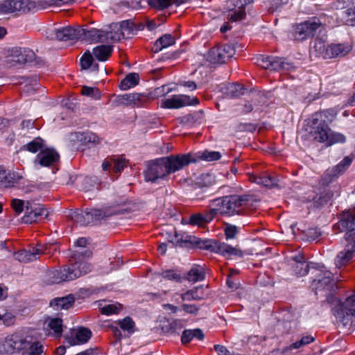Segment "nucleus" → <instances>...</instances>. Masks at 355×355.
Listing matches in <instances>:
<instances>
[{"label":"nucleus","instance_id":"obj_40","mask_svg":"<svg viewBox=\"0 0 355 355\" xmlns=\"http://www.w3.org/2000/svg\"><path fill=\"white\" fill-rule=\"evenodd\" d=\"M92 336L91 331L85 327L79 328L75 335V340L71 345L83 344L87 343Z\"/></svg>","mask_w":355,"mask_h":355},{"label":"nucleus","instance_id":"obj_35","mask_svg":"<svg viewBox=\"0 0 355 355\" xmlns=\"http://www.w3.org/2000/svg\"><path fill=\"white\" fill-rule=\"evenodd\" d=\"M23 355H44V347L39 342H31L27 340L25 343Z\"/></svg>","mask_w":355,"mask_h":355},{"label":"nucleus","instance_id":"obj_1","mask_svg":"<svg viewBox=\"0 0 355 355\" xmlns=\"http://www.w3.org/2000/svg\"><path fill=\"white\" fill-rule=\"evenodd\" d=\"M336 116V112L333 109L315 112L309 121L306 130L318 142L327 141L329 145L344 143L345 137L341 133L331 132L329 128Z\"/></svg>","mask_w":355,"mask_h":355},{"label":"nucleus","instance_id":"obj_49","mask_svg":"<svg viewBox=\"0 0 355 355\" xmlns=\"http://www.w3.org/2000/svg\"><path fill=\"white\" fill-rule=\"evenodd\" d=\"M257 184L263 185L266 187H273L277 184V182L272 177L266 174H263L259 175V178L257 180Z\"/></svg>","mask_w":355,"mask_h":355},{"label":"nucleus","instance_id":"obj_48","mask_svg":"<svg viewBox=\"0 0 355 355\" xmlns=\"http://www.w3.org/2000/svg\"><path fill=\"white\" fill-rule=\"evenodd\" d=\"M22 178V175L19 174V173L8 171L5 187H10L14 186L15 184L19 183Z\"/></svg>","mask_w":355,"mask_h":355},{"label":"nucleus","instance_id":"obj_19","mask_svg":"<svg viewBox=\"0 0 355 355\" xmlns=\"http://www.w3.org/2000/svg\"><path fill=\"white\" fill-rule=\"evenodd\" d=\"M26 338H22L17 334L7 336L1 346V351L7 354L22 352L26 343Z\"/></svg>","mask_w":355,"mask_h":355},{"label":"nucleus","instance_id":"obj_17","mask_svg":"<svg viewBox=\"0 0 355 355\" xmlns=\"http://www.w3.org/2000/svg\"><path fill=\"white\" fill-rule=\"evenodd\" d=\"M199 103V99L196 96L173 95L171 98L163 100L161 107L168 109H178L184 106L197 105Z\"/></svg>","mask_w":355,"mask_h":355},{"label":"nucleus","instance_id":"obj_38","mask_svg":"<svg viewBox=\"0 0 355 355\" xmlns=\"http://www.w3.org/2000/svg\"><path fill=\"white\" fill-rule=\"evenodd\" d=\"M139 76L137 73H130L121 81L119 88L121 90H127L139 84Z\"/></svg>","mask_w":355,"mask_h":355},{"label":"nucleus","instance_id":"obj_31","mask_svg":"<svg viewBox=\"0 0 355 355\" xmlns=\"http://www.w3.org/2000/svg\"><path fill=\"white\" fill-rule=\"evenodd\" d=\"M112 53V46L110 45H99L93 49L94 57L100 62H105L108 60Z\"/></svg>","mask_w":355,"mask_h":355},{"label":"nucleus","instance_id":"obj_57","mask_svg":"<svg viewBox=\"0 0 355 355\" xmlns=\"http://www.w3.org/2000/svg\"><path fill=\"white\" fill-rule=\"evenodd\" d=\"M80 140L85 144H96L99 143L100 139L96 134L89 132L84 133Z\"/></svg>","mask_w":355,"mask_h":355},{"label":"nucleus","instance_id":"obj_62","mask_svg":"<svg viewBox=\"0 0 355 355\" xmlns=\"http://www.w3.org/2000/svg\"><path fill=\"white\" fill-rule=\"evenodd\" d=\"M308 240L314 241L320 236V232L316 228H309L304 231Z\"/></svg>","mask_w":355,"mask_h":355},{"label":"nucleus","instance_id":"obj_33","mask_svg":"<svg viewBox=\"0 0 355 355\" xmlns=\"http://www.w3.org/2000/svg\"><path fill=\"white\" fill-rule=\"evenodd\" d=\"M352 50V46L345 44H333L329 46V58L345 56Z\"/></svg>","mask_w":355,"mask_h":355},{"label":"nucleus","instance_id":"obj_6","mask_svg":"<svg viewBox=\"0 0 355 355\" xmlns=\"http://www.w3.org/2000/svg\"><path fill=\"white\" fill-rule=\"evenodd\" d=\"M119 37L117 35H113L112 31H104L96 28L78 27V40L89 43H96L108 42L109 40L116 42L119 41Z\"/></svg>","mask_w":355,"mask_h":355},{"label":"nucleus","instance_id":"obj_56","mask_svg":"<svg viewBox=\"0 0 355 355\" xmlns=\"http://www.w3.org/2000/svg\"><path fill=\"white\" fill-rule=\"evenodd\" d=\"M199 288L196 287L193 289L189 290L186 293H182L181 295L182 300H200L202 297L198 295V291Z\"/></svg>","mask_w":355,"mask_h":355},{"label":"nucleus","instance_id":"obj_61","mask_svg":"<svg viewBox=\"0 0 355 355\" xmlns=\"http://www.w3.org/2000/svg\"><path fill=\"white\" fill-rule=\"evenodd\" d=\"M343 15L346 17L347 23L352 26H355V6L344 10Z\"/></svg>","mask_w":355,"mask_h":355},{"label":"nucleus","instance_id":"obj_47","mask_svg":"<svg viewBox=\"0 0 355 355\" xmlns=\"http://www.w3.org/2000/svg\"><path fill=\"white\" fill-rule=\"evenodd\" d=\"M81 94L84 96L92 97L95 100H99L101 98V93L97 87L83 86Z\"/></svg>","mask_w":355,"mask_h":355},{"label":"nucleus","instance_id":"obj_28","mask_svg":"<svg viewBox=\"0 0 355 355\" xmlns=\"http://www.w3.org/2000/svg\"><path fill=\"white\" fill-rule=\"evenodd\" d=\"M184 327V321L180 319H168L162 325V330L169 334H179Z\"/></svg>","mask_w":355,"mask_h":355},{"label":"nucleus","instance_id":"obj_42","mask_svg":"<svg viewBox=\"0 0 355 355\" xmlns=\"http://www.w3.org/2000/svg\"><path fill=\"white\" fill-rule=\"evenodd\" d=\"M315 340V338L311 336H303L300 340H297L288 347H285L282 352L285 354L286 355L288 354V353L292 350L293 349H299L302 346L309 345L311 343H313Z\"/></svg>","mask_w":355,"mask_h":355},{"label":"nucleus","instance_id":"obj_45","mask_svg":"<svg viewBox=\"0 0 355 355\" xmlns=\"http://www.w3.org/2000/svg\"><path fill=\"white\" fill-rule=\"evenodd\" d=\"M216 182V179L214 175L210 173H203L198 178L197 184L199 187H209L214 184Z\"/></svg>","mask_w":355,"mask_h":355},{"label":"nucleus","instance_id":"obj_13","mask_svg":"<svg viewBox=\"0 0 355 355\" xmlns=\"http://www.w3.org/2000/svg\"><path fill=\"white\" fill-rule=\"evenodd\" d=\"M35 59V52L28 48H12L6 58V62L10 67L31 62Z\"/></svg>","mask_w":355,"mask_h":355},{"label":"nucleus","instance_id":"obj_39","mask_svg":"<svg viewBox=\"0 0 355 355\" xmlns=\"http://www.w3.org/2000/svg\"><path fill=\"white\" fill-rule=\"evenodd\" d=\"M134 23L130 20L123 21L119 27L118 28L117 31L113 32V35H118L119 37V40L121 39V37H124L125 35L131 34L135 30Z\"/></svg>","mask_w":355,"mask_h":355},{"label":"nucleus","instance_id":"obj_32","mask_svg":"<svg viewBox=\"0 0 355 355\" xmlns=\"http://www.w3.org/2000/svg\"><path fill=\"white\" fill-rule=\"evenodd\" d=\"M203 112L202 111L194 112L187 115L178 117L177 121L184 126H192L200 123L202 118Z\"/></svg>","mask_w":355,"mask_h":355},{"label":"nucleus","instance_id":"obj_50","mask_svg":"<svg viewBox=\"0 0 355 355\" xmlns=\"http://www.w3.org/2000/svg\"><path fill=\"white\" fill-rule=\"evenodd\" d=\"M42 140L40 138H37L24 146L23 148L35 153L41 150L42 148Z\"/></svg>","mask_w":355,"mask_h":355},{"label":"nucleus","instance_id":"obj_37","mask_svg":"<svg viewBox=\"0 0 355 355\" xmlns=\"http://www.w3.org/2000/svg\"><path fill=\"white\" fill-rule=\"evenodd\" d=\"M80 64L82 69L86 70L92 68V71H98V64L94 63V55L89 51H85L82 55Z\"/></svg>","mask_w":355,"mask_h":355},{"label":"nucleus","instance_id":"obj_34","mask_svg":"<svg viewBox=\"0 0 355 355\" xmlns=\"http://www.w3.org/2000/svg\"><path fill=\"white\" fill-rule=\"evenodd\" d=\"M205 335L200 329H185L182 331L181 341L184 345L189 343L193 338L202 340Z\"/></svg>","mask_w":355,"mask_h":355},{"label":"nucleus","instance_id":"obj_25","mask_svg":"<svg viewBox=\"0 0 355 355\" xmlns=\"http://www.w3.org/2000/svg\"><path fill=\"white\" fill-rule=\"evenodd\" d=\"M212 247V251L216 253L220 254L223 256L229 255V256H237V257H241L243 255L242 252L236 248H233L231 245L221 242H218L216 241H214V244Z\"/></svg>","mask_w":355,"mask_h":355},{"label":"nucleus","instance_id":"obj_46","mask_svg":"<svg viewBox=\"0 0 355 355\" xmlns=\"http://www.w3.org/2000/svg\"><path fill=\"white\" fill-rule=\"evenodd\" d=\"M198 157L202 160L211 162L220 159L221 155L218 151L205 150L198 153Z\"/></svg>","mask_w":355,"mask_h":355},{"label":"nucleus","instance_id":"obj_58","mask_svg":"<svg viewBox=\"0 0 355 355\" xmlns=\"http://www.w3.org/2000/svg\"><path fill=\"white\" fill-rule=\"evenodd\" d=\"M121 309V305L119 304H110L101 308V313L109 315L113 313H116Z\"/></svg>","mask_w":355,"mask_h":355},{"label":"nucleus","instance_id":"obj_5","mask_svg":"<svg viewBox=\"0 0 355 355\" xmlns=\"http://www.w3.org/2000/svg\"><path fill=\"white\" fill-rule=\"evenodd\" d=\"M311 274L313 275L314 278L311 287L315 294L321 293L324 296L329 297L334 295L338 288L332 273L325 270L324 266L313 267Z\"/></svg>","mask_w":355,"mask_h":355},{"label":"nucleus","instance_id":"obj_14","mask_svg":"<svg viewBox=\"0 0 355 355\" xmlns=\"http://www.w3.org/2000/svg\"><path fill=\"white\" fill-rule=\"evenodd\" d=\"M163 159L169 175L180 171L190 163L196 162L191 153L170 155L163 157Z\"/></svg>","mask_w":355,"mask_h":355},{"label":"nucleus","instance_id":"obj_2","mask_svg":"<svg viewBox=\"0 0 355 355\" xmlns=\"http://www.w3.org/2000/svg\"><path fill=\"white\" fill-rule=\"evenodd\" d=\"M92 252L88 250L75 251L71 257L70 266H64L60 270L51 272L52 283L72 281L89 272L92 270V266L84 259L92 257Z\"/></svg>","mask_w":355,"mask_h":355},{"label":"nucleus","instance_id":"obj_59","mask_svg":"<svg viewBox=\"0 0 355 355\" xmlns=\"http://www.w3.org/2000/svg\"><path fill=\"white\" fill-rule=\"evenodd\" d=\"M245 10H235L232 13L229 14L228 19L230 21L236 22L243 20L245 17Z\"/></svg>","mask_w":355,"mask_h":355},{"label":"nucleus","instance_id":"obj_41","mask_svg":"<svg viewBox=\"0 0 355 355\" xmlns=\"http://www.w3.org/2000/svg\"><path fill=\"white\" fill-rule=\"evenodd\" d=\"M204 268L200 266H193L187 273V279L193 282L202 281L205 279Z\"/></svg>","mask_w":355,"mask_h":355},{"label":"nucleus","instance_id":"obj_22","mask_svg":"<svg viewBox=\"0 0 355 355\" xmlns=\"http://www.w3.org/2000/svg\"><path fill=\"white\" fill-rule=\"evenodd\" d=\"M257 64L265 69L274 71L286 69V65L288 64L282 58L263 55L257 58Z\"/></svg>","mask_w":355,"mask_h":355},{"label":"nucleus","instance_id":"obj_8","mask_svg":"<svg viewBox=\"0 0 355 355\" xmlns=\"http://www.w3.org/2000/svg\"><path fill=\"white\" fill-rule=\"evenodd\" d=\"M323 31L324 26L320 19L313 17L298 24L295 28L294 36L295 40L302 41L314 36L317 33L321 34Z\"/></svg>","mask_w":355,"mask_h":355},{"label":"nucleus","instance_id":"obj_12","mask_svg":"<svg viewBox=\"0 0 355 355\" xmlns=\"http://www.w3.org/2000/svg\"><path fill=\"white\" fill-rule=\"evenodd\" d=\"M148 99V97L143 94H125L116 96L114 98H110L109 103L112 107L129 105L140 107L146 103Z\"/></svg>","mask_w":355,"mask_h":355},{"label":"nucleus","instance_id":"obj_27","mask_svg":"<svg viewBox=\"0 0 355 355\" xmlns=\"http://www.w3.org/2000/svg\"><path fill=\"white\" fill-rule=\"evenodd\" d=\"M294 263L292 264L293 270L295 274L297 276H304L306 275L309 270L311 268L312 270V267L304 260L303 256L300 254L295 256L293 258Z\"/></svg>","mask_w":355,"mask_h":355},{"label":"nucleus","instance_id":"obj_30","mask_svg":"<svg viewBox=\"0 0 355 355\" xmlns=\"http://www.w3.org/2000/svg\"><path fill=\"white\" fill-rule=\"evenodd\" d=\"M55 37L59 41L78 40V27H64L55 31Z\"/></svg>","mask_w":355,"mask_h":355},{"label":"nucleus","instance_id":"obj_3","mask_svg":"<svg viewBox=\"0 0 355 355\" xmlns=\"http://www.w3.org/2000/svg\"><path fill=\"white\" fill-rule=\"evenodd\" d=\"M69 0H4L0 2V14L21 15L34 12L51 6H60Z\"/></svg>","mask_w":355,"mask_h":355},{"label":"nucleus","instance_id":"obj_53","mask_svg":"<svg viewBox=\"0 0 355 355\" xmlns=\"http://www.w3.org/2000/svg\"><path fill=\"white\" fill-rule=\"evenodd\" d=\"M119 324L121 329L127 331L129 333L134 332L135 322L130 317H126L122 320L119 321Z\"/></svg>","mask_w":355,"mask_h":355},{"label":"nucleus","instance_id":"obj_51","mask_svg":"<svg viewBox=\"0 0 355 355\" xmlns=\"http://www.w3.org/2000/svg\"><path fill=\"white\" fill-rule=\"evenodd\" d=\"M214 240H209V239H194L193 243L199 248L204 249L209 251H212V247L214 244Z\"/></svg>","mask_w":355,"mask_h":355},{"label":"nucleus","instance_id":"obj_36","mask_svg":"<svg viewBox=\"0 0 355 355\" xmlns=\"http://www.w3.org/2000/svg\"><path fill=\"white\" fill-rule=\"evenodd\" d=\"M175 38L171 34H165L157 39L153 46L155 53L159 52L163 49L175 44Z\"/></svg>","mask_w":355,"mask_h":355},{"label":"nucleus","instance_id":"obj_4","mask_svg":"<svg viewBox=\"0 0 355 355\" xmlns=\"http://www.w3.org/2000/svg\"><path fill=\"white\" fill-rule=\"evenodd\" d=\"M252 197L249 195H232L217 198L210 201L216 216H233L245 214Z\"/></svg>","mask_w":355,"mask_h":355},{"label":"nucleus","instance_id":"obj_16","mask_svg":"<svg viewBox=\"0 0 355 355\" xmlns=\"http://www.w3.org/2000/svg\"><path fill=\"white\" fill-rule=\"evenodd\" d=\"M25 214L22 218L24 223H32L37 221L40 218H47L48 211L43 205L35 203L33 201H26Z\"/></svg>","mask_w":355,"mask_h":355},{"label":"nucleus","instance_id":"obj_44","mask_svg":"<svg viewBox=\"0 0 355 355\" xmlns=\"http://www.w3.org/2000/svg\"><path fill=\"white\" fill-rule=\"evenodd\" d=\"M48 327L53 330L55 336H60L62 333V320L60 318H55L49 320Z\"/></svg>","mask_w":355,"mask_h":355},{"label":"nucleus","instance_id":"obj_9","mask_svg":"<svg viewBox=\"0 0 355 355\" xmlns=\"http://www.w3.org/2000/svg\"><path fill=\"white\" fill-rule=\"evenodd\" d=\"M144 174L145 180L153 183L165 180L169 175L163 157L148 162Z\"/></svg>","mask_w":355,"mask_h":355},{"label":"nucleus","instance_id":"obj_60","mask_svg":"<svg viewBox=\"0 0 355 355\" xmlns=\"http://www.w3.org/2000/svg\"><path fill=\"white\" fill-rule=\"evenodd\" d=\"M239 232V229L236 225L229 223L225 224V235L227 239H234Z\"/></svg>","mask_w":355,"mask_h":355},{"label":"nucleus","instance_id":"obj_24","mask_svg":"<svg viewBox=\"0 0 355 355\" xmlns=\"http://www.w3.org/2000/svg\"><path fill=\"white\" fill-rule=\"evenodd\" d=\"M60 155L54 150L46 149L41 150L37 155L35 162L40 164L42 166H50L59 160Z\"/></svg>","mask_w":355,"mask_h":355},{"label":"nucleus","instance_id":"obj_10","mask_svg":"<svg viewBox=\"0 0 355 355\" xmlns=\"http://www.w3.org/2000/svg\"><path fill=\"white\" fill-rule=\"evenodd\" d=\"M106 216L107 215L104 211L96 209L75 211L71 215L72 220L82 226L95 225Z\"/></svg>","mask_w":355,"mask_h":355},{"label":"nucleus","instance_id":"obj_20","mask_svg":"<svg viewBox=\"0 0 355 355\" xmlns=\"http://www.w3.org/2000/svg\"><path fill=\"white\" fill-rule=\"evenodd\" d=\"M216 217V210L212 207L208 210H205L203 212L193 214L188 218H184L183 220L186 224L201 227L210 223Z\"/></svg>","mask_w":355,"mask_h":355},{"label":"nucleus","instance_id":"obj_23","mask_svg":"<svg viewBox=\"0 0 355 355\" xmlns=\"http://www.w3.org/2000/svg\"><path fill=\"white\" fill-rule=\"evenodd\" d=\"M334 228L339 232L348 230L355 234V214L349 211L343 212L339 221L334 225Z\"/></svg>","mask_w":355,"mask_h":355},{"label":"nucleus","instance_id":"obj_54","mask_svg":"<svg viewBox=\"0 0 355 355\" xmlns=\"http://www.w3.org/2000/svg\"><path fill=\"white\" fill-rule=\"evenodd\" d=\"M161 275L163 278L170 281H175L177 282H181L182 277L180 274L177 272L175 270H164Z\"/></svg>","mask_w":355,"mask_h":355},{"label":"nucleus","instance_id":"obj_18","mask_svg":"<svg viewBox=\"0 0 355 355\" xmlns=\"http://www.w3.org/2000/svg\"><path fill=\"white\" fill-rule=\"evenodd\" d=\"M352 162V158L347 156L336 166L328 168L321 179L322 185H328L340 175H343Z\"/></svg>","mask_w":355,"mask_h":355},{"label":"nucleus","instance_id":"obj_26","mask_svg":"<svg viewBox=\"0 0 355 355\" xmlns=\"http://www.w3.org/2000/svg\"><path fill=\"white\" fill-rule=\"evenodd\" d=\"M329 46L325 45L324 40L321 37H316L311 46V53L314 54L315 57L329 59Z\"/></svg>","mask_w":355,"mask_h":355},{"label":"nucleus","instance_id":"obj_11","mask_svg":"<svg viewBox=\"0 0 355 355\" xmlns=\"http://www.w3.org/2000/svg\"><path fill=\"white\" fill-rule=\"evenodd\" d=\"M236 50L232 44H222L212 47L207 55V60L212 64H223L230 60L235 54Z\"/></svg>","mask_w":355,"mask_h":355},{"label":"nucleus","instance_id":"obj_21","mask_svg":"<svg viewBox=\"0 0 355 355\" xmlns=\"http://www.w3.org/2000/svg\"><path fill=\"white\" fill-rule=\"evenodd\" d=\"M46 248L42 244H37L29 250H22L15 253V259L20 262L28 263L39 259L45 253Z\"/></svg>","mask_w":355,"mask_h":355},{"label":"nucleus","instance_id":"obj_43","mask_svg":"<svg viewBox=\"0 0 355 355\" xmlns=\"http://www.w3.org/2000/svg\"><path fill=\"white\" fill-rule=\"evenodd\" d=\"M245 89L242 85L238 83H230L226 87V95L229 98H236L243 94Z\"/></svg>","mask_w":355,"mask_h":355},{"label":"nucleus","instance_id":"obj_55","mask_svg":"<svg viewBox=\"0 0 355 355\" xmlns=\"http://www.w3.org/2000/svg\"><path fill=\"white\" fill-rule=\"evenodd\" d=\"M150 7L157 10H164L171 4V0H148Z\"/></svg>","mask_w":355,"mask_h":355},{"label":"nucleus","instance_id":"obj_15","mask_svg":"<svg viewBox=\"0 0 355 355\" xmlns=\"http://www.w3.org/2000/svg\"><path fill=\"white\" fill-rule=\"evenodd\" d=\"M345 232L346 241L345 249L337 255L335 261L338 267L347 264L352 259L355 252V234L348 230Z\"/></svg>","mask_w":355,"mask_h":355},{"label":"nucleus","instance_id":"obj_64","mask_svg":"<svg viewBox=\"0 0 355 355\" xmlns=\"http://www.w3.org/2000/svg\"><path fill=\"white\" fill-rule=\"evenodd\" d=\"M333 193L331 191H327L324 193H321L316 200V202L320 205H322L329 202L333 197Z\"/></svg>","mask_w":355,"mask_h":355},{"label":"nucleus","instance_id":"obj_63","mask_svg":"<svg viewBox=\"0 0 355 355\" xmlns=\"http://www.w3.org/2000/svg\"><path fill=\"white\" fill-rule=\"evenodd\" d=\"M11 205L17 214L21 213L24 207L26 206V205H24V201L19 199H13L12 200Z\"/></svg>","mask_w":355,"mask_h":355},{"label":"nucleus","instance_id":"obj_52","mask_svg":"<svg viewBox=\"0 0 355 355\" xmlns=\"http://www.w3.org/2000/svg\"><path fill=\"white\" fill-rule=\"evenodd\" d=\"M111 161L114 163L113 171L114 173H120L125 166V159L122 157H113Z\"/></svg>","mask_w":355,"mask_h":355},{"label":"nucleus","instance_id":"obj_7","mask_svg":"<svg viewBox=\"0 0 355 355\" xmlns=\"http://www.w3.org/2000/svg\"><path fill=\"white\" fill-rule=\"evenodd\" d=\"M333 312L337 320L343 326L351 324L355 318V293L338 304Z\"/></svg>","mask_w":355,"mask_h":355},{"label":"nucleus","instance_id":"obj_29","mask_svg":"<svg viewBox=\"0 0 355 355\" xmlns=\"http://www.w3.org/2000/svg\"><path fill=\"white\" fill-rule=\"evenodd\" d=\"M74 302V297L70 294L64 297H55L51 300L49 304L55 310L68 309L72 306Z\"/></svg>","mask_w":355,"mask_h":355}]
</instances>
